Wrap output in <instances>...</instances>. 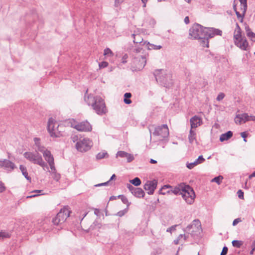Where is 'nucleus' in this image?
<instances>
[{"label":"nucleus","instance_id":"1","mask_svg":"<svg viewBox=\"0 0 255 255\" xmlns=\"http://www.w3.org/2000/svg\"><path fill=\"white\" fill-rule=\"evenodd\" d=\"M222 31L214 28L204 27L200 24H194L189 30V35L191 38L202 40L203 47H209L208 39L216 35H221Z\"/></svg>","mask_w":255,"mask_h":255},{"label":"nucleus","instance_id":"2","mask_svg":"<svg viewBox=\"0 0 255 255\" xmlns=\"http://www.w3.org/2000/svg\"><path fill=\"white\" fill-rule=\"evenodd\" d=\"M129 53L132 58V62L136 69L140 70L143 68L146 63L148 53L142 48L135 46L130 49Z\"/></svg>","mask_w":255,"mask_h":255},{"label":"nucleus","instance_id":"3","mask_svg":"<svg viewBox=\"0 0 255 255\" xmlns=\"http://www.w3.org/2000/svg\"><path fill=\"white\" fill-rule=\"evenodd\" d=\"M85 101L91 105L95 112L99 115L107 113V109L104 100L100 96H88L85 97Z\"/></svg>","mask_w":255,"mask_h":255},{"label":"nucleus","instance_id":"4","mask_svg":"<svg viewBox=\"0 0 255 255\" xmlns=\"http://www.w3.org/2000/svg\"><path fill=\"white\" fill-rule=\"evenodd\" d=\"M150 133L157 137L158 140H163L169 135V129L167 125L160 126H152L149 129Z\"/></svg>","mask_w":255,"mask_h":255},{"label":"nucleus","instance_id":"5","mask_svg":"<svg viewBox=\"0 0 255 255\" xmlns=\"http://www.w3.org/2000/svg\"><path fill=\"white\" fill-rule=\"evenodd\" d=\"M155 76L156 81L164 87H170L172 84L171 75L163 70L156 71Z\"/></svg>","mask_w":255,"mask_h":255},{"label":"nucleus","instance_id":"6","mask_svg":"<svg viewBox=\"0 0 255 255\" xmlns=\"http://www.w3.org/2000/svg\"><path fill=\"white\" fill-rule=\"evenodd\" d=\"M93 146L92 140L88 138H80L75 144V148L80 152H85L89 150Z\"/></svg>","mask_w":255,"mask_h":255},{"label":"nucleus","instance_id":"7","mask_svg":"<svg viewBox=\"0 0 255 255\" xmlns=\"http://www.w3.org/2000/svg\"><path fill=\"white\" fill-rule=\"evenodd\" d=\"M69 123L71 127L80 131L88 132L91 131L92 129L91 125L87 121L78 123L74 119H71Z\"/></svg>","mask_w":255,"mask_h":255},{"label":"nucleus","instance_id":"8","mask_svg":"<svg viewBox=\"0 0 255 255\" xmlns=\"http://www.w3.org/2000/svg\"><path fill=\"white\" fill-rule=\"evenodd\" d=\"M70 213L68 207H64L58 213L56 217L53 219V223L54 225H59L64 223L69 216Z\"/></svg>","mask_w":255,"mask_h":255},{"label":"nucleus","instance_id":"9","mask_svg":"<svg viewBox=\"0 0 255 255\" xmlns=\"http://www.w3.org/2000/svg\"><path fill=\"white\" fill-rule=\"evenodd\" d=\"M182 197L187 203L191 204L194 201L195 194L191 187L189 185H186L183 191H182Z\"/></svg>","mask_w":255,"mask_h":255},{"label":"nucleus","instance_id":"10","mask_svg":"<svg viewBox=\"0 0 255 255\" xmlns=\"http://www.w3.org/2000/svg\"><path fill=\"white\" fill-rule=\"evenodd\" d=\"M201 231V225L198 220H195L193 221L192 224L188 225L185 231L191 234L192 236L198 235Z\"/></svg>","mask_w":255,"mask_h":255},{"label":"nucleus","instance_id":"11","mask_svg":"<svg viewBox=\"0 0 255 255\" xmlns=\"http://www.w3.org/2000/svg\"><path fill=\"white\" fill-rule=\"evenodd\" d=\"M57 125L55 120L52 118H50L48 120L47 129L50 135L52 137H59L60 135L59 130V126L55 128V126Z\"/></svg>","mask_w":255,"mask_h":255},{"label":"nucleus","instance_id":"12","mask_svg":"<svg viewBox=\"0 0 255 255\" xmlns=\"http://www.w3.org/2000/svg\"><path fill=\"white\" fill-rule=\"evenodd\" d=\"M250 121H255V116H249L247 114H238L235 119V122L237 124L241 125Z\"/></svg>","mask_w":255,"mask_h":255},{"label":"nucleus","instance_id":"13","mask_svg":"<svg viewBox=\"0 0 255 255\" xmlns=\"http://www.w3.org/2000/svg\"><path fill=\"white\" fill-rule=\"evenodd\" d=\"M24 157L30 162L36 164L41 157V155L37 152L27 151L23 154Z\"/></svg>","mask_w":255,"mask_h":255},{"label":"nucleus","instance_id":"14","mask_svg":"<svg viewBox=\"0 0 255 255\" xmlns=\"http://www.w3.org/2000/svg\"><path fill=\"white\" fill-rule=\"evenodd\" d=\"M157 181L156 180L147 181L144 186V189L147 191L149 195L153 194L156 188Z\"/></svg>","mask_w":255,"mask_h":255},{"label":"nucleus","instance_id":"15","mask_svg":"<svg viewBox=\"0 0 255 255\" xmlns=\"http://www.w3.org/2000/svg\"><path fill=\"white\" fill-rule=\"evenodd\" d=\"M43 153V156L45 160L48 163L50 167L53 168V166L55 165L54 157L51 152L46 149H44L43 151H41Z\"/></svg>","mask_w":255,"mask_h":255},{"label":"nucleus","instance_id":"16","mask_svg":"<svg viewBox=\"0 0 255 255\" xmlns=\"http://www.w3.org/2000/svg\"><path fill=\"white\" fill-rule=\"evenodd\" d=\"M0 167L8 171H11L15 168L14 163L7 159H0Z\"/></svg>","mask_w":255,"mask_h":255},{"label":"nucleus","instance_id":"17","mask_svg":"<svg viewBox=\"0 0 255 255\" xmlns=\"http://www.w3.org/2000/svg\"><path fill=\"white\" fill-rule=\"evenodd\" d=\"M191 128L194 129L200 126L202 124V119L198 116H195L190 120Z\"/></svg>","mask_w":255,"mask_h":255},{"label":"nucleus","instance_id":"18","mask_svg":"<svg viewBox=\"0 0 255 255\" xmlns=\"http://www.w3.org/2000/svg\"><path fill=\"white\" fill-rule=\"evenodd\" d=\"M235 44L241 49L246 50L248 46V42L245 37L235 41Z\"/></svg>","mask_w":255,"mask_h":255},{"label":"nucleus","instance_id":"19","mask_svg":"<svg viewBox=\"0 0 255 255\" xmlns=\"http://www.w3.org/2000/svg\"><path fill=\"white\" fill-rule=\"evenodd\" d=\"M205 161L202 155H200L194 162L187 163V167L190 169L193 168L195 166L203 163Z\"/></svg>","mask_w":255,"mask_h":255},{"label":"nucleus","instance_id":"20","mask_svg":"<svg viewBox=\"0 0 255 255\" xmlns=\"http://www.w3.org/2000/svg\"><path fill=\"white\" fill-rule=\"evenodd\" d=\"M185 186L186 185L184 183L180 184L178 186H176L175 187H174L173 189H171L170 192L174 193L175 195L180 194L182 195V191H183L185 187Z\"/></svg>","mask_w":255,"mask_h":255},{"label":"nucleus","instance_id":"21","mask_svg":"<svg viewBox=\"0 0 255 255\" xmlns=\"http://www.w3.org/2000/svg\"><path fill=\"white\" fill-rule=\"evenodd\" d=\"M247 36L252 41L255 42V33L250 29L249 25H246L245 27Z\"/></svg>","mask_w":255,"mask_h":255},{"label":"nucleus","instance_id":"22","mask_svg":"<svg viewBox=\"0 0 255 255\" xmlns=\"http://www.w3.org/2000/svg\"><path fill=\"white\" fill-rule=\"evenodd\" d=\"M234 39L235 40H238L243 38L241 35V29L238 23L236 24V28L234 32Z\"/></svg>","mask_w":255,"mask_h":255},{"label":"nucleus","instance_id":"23","mask_svg":"<svg viewBox=\"0 0 255 255\" xmlns=\"http://www.w3.org/2000/svg\"><path fill=\"white\" fill-rule=\"evenodd\" d=\"M143 45H144V46L148 50H158L161 49L162 47V46L160 45H156L153 44H151L147 41H144Z\"/></svg>","mask_w":255,"mask_h":255},{"label":"nucleus","instance_id":"24","mask_svg":"<svg viewBox=\"0 0 255 255\" xmlns=\"http://www.w3.org/2000/svg\"><path fill=\"white\" fill-rule=\"evenodd\" d=\"M50 170H49V172L51 173L53 179L56 181H59L60 178V175L57 172L55 165L53 166V169L51 167H50Z\"/></svg>","mask_w":255,"mask_h":255},{"label":"nucleus","instance_id":"25","mask_svg":"<svg viewBox=\"0 0 255 255\" xmlns=\"http://www.w3.org/2000/svg\"><path fill=\"white\" fill-rule=\"evenodd\" d=\"M132 36L133 38V42L136 44H139L140 45H143V38L138 34H132Z\"/></svg>","mask_w":255,"mask_h":255},{"label":"nucleus","instance_id":"26","mask_svg":"<svg viewBox=\"0 0 255 255\" xmlns=\"http://www.w3.org/2000/svg\"><path fill=\"white\" fill-rule=\"evenodd\" d=\"M233 136V132L231 131H228L226 133H223L220 137V140L221 142L227 140Z\"/></svg>","mask_w":255,"mask_h":255},{"label":"nucleus","instance_id":"27","mask_svg":"<svg viewBox=\"0 0 255 255\" xmlns=\"http://www.w3.org/2000/svg\"><path fill=\"white\" fill-rule=\"evenodd\" d=\"M132 194L137 198H142L144 196V192L141 188L136 187Z\"/></svg>","mask_w":255,"mask_h":255},{"label":"nucleus","instance_id":"28","mask_svg":"<svg viewBox=\"0 0 255 255\" xmlns=\"http://www.w3.org/2000/svg\"><path fill=\"white\" fill-rule=\"evenodd\" d=\"M33 140L34 141V144L36 147L37 150L40 152H41L43 151L45 148L41 145L40 144V140L39 138L35 137L33 139Z\"/></svg>","mask_w":255,"mask_h":255},{"label":"nucleus","instance_id":"29","mask_svg":"<svg viewBox=\"0 0 255 255\" xmlns=\"http://www.w3.org/2000/svg\"><path fill=\"white\" fill-rule=\"evenodd\" d=\"M196 133L195 130L193 129H190L188 135V139L190 143H193L194 141H196Z\"/></svg>","mask_w":255,"mask_h":255},{"label":"nucleus","instance_id":"30","mask_svg":"<svg viewBox=\"0 0 255 255\" xmlns=\"http://www.w3.org/2000/svg\"><path fill=\"white\" fill-rule=\"evenodd\" d=\"M234 9L236 12V14L237 15V17L240 19V22H243L246 12L244 13L243 11H242L241 10V13H240L239 11L237 10L236 6L235 5H234Z\"/></svg>","mask_w":255,"mask_h":255},{"label":"nucleus","instance_id":"31","mask_svg":"<svg viewBox=\"0 0 255 255\" xmlns=\"http://www.w3.org/2000/svg\"><path fill=\"white\" fill-rule=\"evenodd\" d=\"M172 188L171 186L169 185H164L163 186L159 191V193L161 194L165 195L166 193H169L170 190Z\"/></svg>","mask_w":255,"mask_h":255},{"label":"nucleus","instance_id":"32","mask_svg":"<svg viewBox=\"0 0 255 255\" xmlns=\"http://www.w3.org/2000/svg\"><path fill=\"white\" fill-rule=\"evenodd\" d=\"M19 169H20V171H21L23 175L25 177V178L27 180L30 181L31 178L28 175L26 168L24 166L21 165L19 166Z\"/></svg>","mask_w":255,"mask_h":255},{"label":"nucleus","instance_id":"33","mask_svg":"<svg viewBox=\"0 0 255 255\" xmlns=\"http://www.w3.org/2000/svg\"><path fill=\"white\" fill-rule=\"evenodd\" d=\"M36 164H38L41 167H42L44 170H47L49 171V167L47 165V164L45 161H44L42 156L41 157V158H40V159L39 160Z\"/></svg>","mask_w":255,"mask_h":255},{"label":"nucleus","instance_id":"34","mask_svg":"<svg viewBox=\"0 0 255 255\" xmlns=\"http://www.w3.org/2000/svg\"><path fill=\"white\" fill-rule=\"evenodd\" d=\"M240 2V9L243 12H246L247 9V0H239Z\"/></svg>","mask_w":255,"mask_h":255},{"label":"nucleus","instance_id":"35","mask_svg":"<svg viewBox=\"0 0 255 255\" xmlns=\"http://www.w3.org/2000/svg\"><path fill=\"white\" fill-rule=\"evenodd\" d=\"M131 97V94L130 93H126L124 95V102L127 104H130L131 103V101L129 99Z\"/></svg>","mask_w":255,"mask_h":255},{"label":"nucleus","instance_id":"36","mask_svg":"<svg viewBox=\"0 0 255 255\" xmlns=\"http://www.w3.org/2000/svg\"><path fill=\"white\" fill-rule=\"evenodd\" d=\"M108 157V154L106 151H103L102 152H99L96 156V158L97 159H101L104 158H106Z\"/></svg>","mask_w":255,"mask_h":255},{"label":"nucleus","instance_id":"37","mask_svg":"<svg viewBox=\"0 0 255 255\" xmlns=\"http://www.w3.org/2000/svg\"><path fill=\"white\" fill-rule=\"evenodd\" d=\"M223 179V177L221 175L216 177L212 179V182H216L218 185H220L222 182V180Z\"/></svg>","mask_w":255,"mask_h":255},{"label":"nucleus","instance_id":"38","mask_svg":"<svg viewBox=\"0 0 255 255\" xmlns=\"http://www.w3.org/2000/svg\"><path fill=\"white\" fill-rule=\"evenodd\" d=\"M130 182L135 186H138L141 184V181L138 177H135L133 179L130 180Z\"/></svg>","mask_w":255,"mask_h":255},{"label":"nucleus","instance_id":"39","mask_svg":"<svg viewBox=\"0 0 255 255\" xmlns=\"http://www.w3.org/2000/svg\"><path fill=\"white\" fill-rule=\"evenodd\" d=\"M104 55L108 57H112L114 55V53L110 48H107L104 50Z\"/></svg>","mask_w":255,"mask_h":255},{"label":"nucleus","instance_id":"40","mask_svg":"<svg viewBox=\"0 0 255 255\" xmlns=\"http://www.w3.org/2000/svg\"><path fill=\"white\" fill-rule=\"evenodd\" d=\"M232 245L234 247L236 248H240L243 245V242L241 241L234 240L232 241Z\"/></svg>","mask_w":255,"mask_h":255},{"label":"nucleus","instance_id":"41","mask_svg":"<svg viewBox=\"0 0 255 255\" xmlns=\"http://www.w3.org/2000/svg\"><path fill=\"white\" fill-rule=\"evenodd\" d=\"M119 197L121 198L123 203L127 205L128 207L130 205V203L128 202V200L126 196L124 195H120L119 196Z\"/></svg>","mask_w":255,"mask_h":255},{"label":"nucleus","instance_id":"42","mask_svg":"<svg viewBox=\"0 0 255 255\" xmlns=\"http://www.w3.org/2000/svg\"><path fill=\"white\" fill-rule=\"evenodd\" d=\"M115 177H116V175H115V174H113V175L111 176V177L109 181H108L107 182H104V183H100V184H96V185H95V186H96V187H100V186H105V185H107V184H108V183H109L110 181H111V180H113V179L115 178Z\"/></svg>","mask_w":255,"mask_h":255},{"label":"nucleus","instance_id":"43","mask_svg":"<svg viewBox=\"0 0 255 255\" xmlns=\"http://www.w3.org/2000/svg\"><path fill=\"white\" fill-rule=\"evenodd\" d=\"M9 234L6 232H0V239L9 238Z\"/></svg>","mask_w":255,"mask_h":255},{"label":"nucleus","instance_id":"44","mask_svg":"<svg viewBox=\"0 0 255 255\" xmlns=\"http://www.w3.org/2000/svg\"><path fill=\"white\" fill-rule=\"evenodd\" d=\"M128 153L124 151H120L117 152V156H120L121 157H126Z\"/></svg>","mask_w":255,"mask_h":255},{"label":"nucleus","instance_id":"45","mask_svg":"<svg viewBox=\"0 0 255 255\" xmlns=\"http://www.w3.org/2000/svg\"><path fill=\"white\" fill-rule=\"evenodd\" d=\"M128 212V208L125 209L123 210L120 211L117 213V215L119 217L123 216Z\"/></svg>","mask_w":255,"mask_h":255},{"label":"nucleus","instance_id":"46","mask_svg":"<svg viewBox=\"0 0 255 255\" xmlns=\"http://www.w3.org/2000/svg\"><path fill=\"white\" fill-rule=\"evenodd\" d=\"M126 158L127 159V161L128 162H131L134 159L133 156L132 154H129L128 153Z\"/></svg>","mask_w":255,"mask_h":255},{"label":"nucleus","instance_id":"47","mask_svg":"<svg viewBox=\"0 0 255 255\" xmlns=\"http://www.w3.org/2000/svg\"><path fill=\"white\" fill-rule=\"evenodd\" d=\"M237 194H238V197L240 199H244V192L241 190H239L237 192Z\"/></svg>","mask_w":255,"mask_h":255},{"label":"nucleus","instance_id":"48","mask_svg":"<svg viewBox=\"0 0 255 255\" xmlns=\"http://www.w3.org/2000/svg\"><path fill=\"white\" fill-rule=\"evenodd\" d=\"M108 65V63L107 62H105V61H104V62H102L99 63V67L100 68H105V67H107Z\"/></svg>","mask_w":255,"mask_h":255},{"label":"nucleus","instance_id":"49","mask_svg":"<svg viewBox=\"0 0 255 255\" xmlns=\"http://www.w3.org/2000/svg\"><path fill=\"white\" fill-rule=\"evenodd\" d=\"M224 97H225V94L223 93H221L218 95V96L217 97V100L220 101L223 100Z\"/></svg>","mask_w":255,"mask_h":255},{"label":"nucleus","instance_id":"50","mask_svg":"<svg viewBox=\"0 0 255 255\" xmlns=\"http://www.w3.org/2000/svg\"><path fill=\"white\" fill-rule=\"evenodd\" d=\"M79 139L80 138H79L78 136L76 135H74L71 136V140L73 142H76V143L79 141Z\"/></svg>","mask_w":255,"mask_h":255},{"label":"nucleus","instance_id":"51","mask_svg":"<svg viewBox=\"0 0 255 255\" xmlns=\"http://www.w3.org/2000/svg\"><path fill=\"white\" fill-rule=\"evenodd\" d=\"M242 220L240 218H237L233 221V225L234 226H236L239 223L241 222Z\"/></svg>","mask_w":255,"mask_h":255},{"label":"nucleus","instance_id":"52","mask_svg":"<svg viewBox=\"0 0 255 255\" xmlns=\"http://www.w3.org/2000/svg\"><path fill=\"white\" fill-rule=\"evenodd\" d=\"M228 248L227 247H224L223 248L222 251L220 255H226L228 253Z\"/></svg>","mask_w":255,"mask_h":255},{"label":"nucleus","instance_id":"53","mask_svg":"<svg viewBox=\"0 0 255 255\" xmlns=\"http://www.w3.org/2000/svg\"><path fill=\"white\" fill-rule=\"evenodd\" d=\"M127 187L128 188L129 191L131 192L132 194L133 193V191H134V189H136V187H134L131 185L130 184H128Z\"/></svg>","mask_w":255,"mask_h":255},{"label":"nucleus","instance_id":"54","mask_svg":"<svg viewBox=\"0 0 255 255\" xmlns=\"http://www.w3.org/2000/svg\"><path fill=\"white\" fill-rule=\"evenodd\" d=\"M5 190V187L1 181H0V193L3 192Z\"/></svg>","mask_w":255,"mask_h":255},{"label":"nucleus","instance_id":"55","mask_svg":"<svg viewBox=\"0 0 255 255\" xmlns=\"http://www.w3.org/2000/svg\"><path fill=\"white\" fill-rule=\"evenodd\" d=\"M128 55L127 54H125L123 55V57H122V62L123 63H127V59H128Z\"/></svg>","mask_w":255,"mask_h":255},{"label":"nucleus","instance_id":"56","mask_svg":"<svg viewBox=\"0 0 255 255\" xmlns=\"http://www.w3.org/2000/svg\"><path fill=\"white\" fill-rule=\"evenodd\" d=\"M176 227V225H175V226H171L170 228H168V229H167L166 231H167V232H170V233H171V232H172V231H174V230H175Z\"/></svg>","mask_w":255,"mask_h":255},{"label":"nucleus","instance_id":"57","mask_svg":"<svg viewBox=\"0 0 255 255\" xmlns=\"http://www.w3.org/2000/svg\"><path fill=\"white\" fill-rule=\"evenodd\" d=\"M184 238V240H186L187 236L185 235H182L180 234L177 238L179 240V241L182 239Z\"/></svg>","mask_w":255,"mask_h":255},{"label":"nucleus","instance_id":"58","mask_svg":"<svg viewBox=\"0 0 255 255\" xmlns=\"http://www.w3.org/2000/svg\"><path fill=\"white\" fill-rule=\"evenodd\" d=\"M184 22L186 24H188L189 23V19L188 16H186L184 18Z\"/></svg>","mask_w":255,"mask_h":255},{"label":"nucleus","instance_id":"59","mask_svg":"<svg viewBox=\"0 0 255 255\" xmlns=\"http://www.w3.org/2000/svg\"><path fill=\"white\" fill-rule=\"evenodd\" d=\"M241 136L244 138H246L247 137V134L245 132H243L241 133Z\"/></svg>","mask_w":255,"mask_h":255},{"label":"nucleus","instance_id":"60","mask_svg":"<svg viewBox=\"0 0 255 255\" xmlns=\"http://www.w3.org/2000/svg\"><path fill=\"white\" fill-rule=\"evenodd\" d=\"M150 163H151L152 164H155V163H157V161L154 159H151L150 160Z\"/></svg>","mask_w":255,"mask_h":255},{"label":"nucleus","instance_id":"61","mask_svg":"<svg viewBox=\"0 0 255 255\" xmlns=\"http://www.w3.org/2000/svg\"><path fill=\"white\" fill-rule=\"evenodd\" d=\"M148 0H141L142 3H143V7H145L146 3Z\"/></svg>","mask_w":255,"mask_h":255},{"label":"nucleus","instance_id":"62","mask_svg":"<svg viewBox=\"0 0 255 255\" xmlns=\"http://www.w3.org/2000/svg\"><path fill=\"white\" fill-rule=\"evenodd\" d=\"M174 243L175 245H178L179 243V240L177 239L174 241Z\"/></svg>","mask_w":255,"mask_h":255},{"label":"nucleus","instance_id":"63","mask_svg":"<svg viewBox=\"0 0 255 255\" xmlns=\"http://www.w3.org/2000/svg\"><path fill=\"white\" fill-rule=\"evenodd\" d=\"M254 177H255V171L249 176V178H251Z\"/></svg>","mask_w":255,"mask_h":255},{"label":"nucleus","instance_id":"64","mask_svg":"<svg viewBox=\"0 0 255 255\" xmlns=\"http://www.w3.org/2000/svg\"><path fill=\"white\" fill-rule=\"evenodd\" d=\"M252 248H253V250H255V240L254 241V242L252 244Z\"/></svg>","mask_w":255,"mask_h":255}]
</instances>
